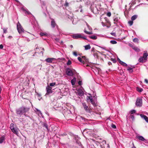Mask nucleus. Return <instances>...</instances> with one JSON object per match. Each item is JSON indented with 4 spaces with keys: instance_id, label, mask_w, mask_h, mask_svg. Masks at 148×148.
I'll list each match as a JSON object with an SVG mask.
<instances>
[{
    "instance_id": "nucleus-14",
    "label": "nucleus",
    "mask_w": 148,
    "mask_h": 148,
    "mask_svg": "<svg viewBox=\"0 0 148 148\" xmlns=\"http://www.w3.org/2000/svg\"><path fill=\"white\" fill-rule=\"evenodd\" d=\"M135 67L133 66H131V67H128L127 69V70L129 71L130 73H132L133 70V68H134Z\"/></svg>"
},
{
    "instance_id": "nucleus-1",
    "label": "nucleus",
    "mask_w": 148,
    "mask_h": 148,
    "mask_svg": "<svg viewBox=\"0 0 148 148\" xmlns=\"http://www.w3.org/2000/svg\"><path fill=\"white\" fill-rule=\"evenodd\" d=\"M30 109L29 108L25 106H22L16 110V113L17 114L20 115L24 114L26 116V113L28 112Z\"/></svg>"
},
{
    "instance_id": "nucleus-61",
    "label": "nucleus",
    "mask_w": 148,
    "mask_h": 148,
    "mask_svg": "<svg viewBox=\"0 0 148 148\" xmlns=\"http://www.w3.org/2000/svg\"><path fill=\"white\" fill-rule=\"evenodd\" d=\"M94 47H93L92 48V49H91V51H93L94 50Z\"/></svg>"
},
{
    "instance_id": "nucleus-7",
    "label": "nucleus",
    "mask_w": 148,
    "mask_h": 148,
    "mask_svg": "<svg viewBox=\"0 0 148 148\" xmlns=\"http://www.w3.org/2000/svg\"><path fill=\"white\" fill-rule=\"evenodd\" d=\"M47 93L45 94V95H48L50 93H52V88L49 86H48L46 87Z\"/></svg>"
},
{
    "instance_id": "nucleus-39",
    "label": "nucleus",
    "mask_w": 148,
    "mask_h": 148,
    "mask_svg": "<svg viewBox=\"0 0 148 148\" xmlns=\"http://www.w3.org/2000/svg\"><path fill=\"white\" fill-rule=\"evenodd\" d=\"M56 84L55 82H53L52 83H50L49 84V86H54Z\"/></svg>"
},
{
    "instance_id": "nucleus-34",
    "label": "nucleus",
    "mask_w": 148,
    "mask_h": 148,
    "mask_svg": "<svg viewBox=\"0 0 148 148\" xmlns=\"http://www.w3.org/2000/svg\"><path fill=\"white\" fill-rule=\"evenodd\" d=\"M136 112V111L135 110H132L130 111V113L131 114H133L135 113Z\"/></svg>"
},
{
    "instance_id": "nucleus-9",
    "label": "nucleus",
    "mask_w": 148,
    "mask_h": 148,
    "mask_svg": "<svg viewBox=\"0 0 148 148\" xmlns=\"http://www.w3.org/2000/svg\"><path fill=\"white\" fill-rule=\"evenodd\" d=\"M77 93L78 95L80 96H82L84 95V92L82 89L80 88L77 90Z\"/></svg>"
},
{
    "instance_id": "nucleus-38",
    "label": "nucleus",
    "mask_w": 148,
    "mask_h": 148,
    "mask_svg": "<svg viewBox=\"0 0 148 148\" xmlns=\"http://www.w3.org/2000/svg\"><path fill=\"white\" fill-rule=\"evenodd\" d=\"M43 126L45 127L47 130H48V125L47 124L44 123L43 124Z\"/></svg>"
},
{
    "instance_id": "nucleus-18",
    "label": "nucleus",
    "mask_w": 148,
    "mask_h": 148,
    "mask_svg": "<svg viewBox=\"0 0 148 148\" xmlns=\"http://www.w3.org/2000/svg\"><path fill=\"white\" fill-rule=\"evenodd\" d=\"M132 48L133 49L135 50L136 51L139 52L140 51V49H138L137 47L135 46H133L132 47Z\"/></svg>"
},
{
    "instance_id": "nucleus-12",
    "label": "nucleus",
    "mask_w": 148,
    "mask_h": 148,
    "mask_svg": "<svg viewBox=\"0 0 148 148\" xmlns=\"http://www.w3.org/2000/svg\"><path fill=\"white\" fill-rule=\"evenodd\" d=\"M51 26L53 28H54L55 26L56 25V24L53 19L51 18Z\"/></svg>"
},
{
    "instance_id": "nucleus-47",
    "label": "nucleus",
    "mask_w": 148,
    "mask_h": 148,
    "mask_svg": "<svg viewBox=\"0 0 148 148\" xmlns=\"http://www.w3.org/2000/svg\"><path fill=\"white\" fill-rule=\"evenodd\" d=\"M3 32L4 33H6L7 32V29L4 28L3 29Z\"/></svg>"
},
{
    "instance_id": "nucleus-13",
    "label": "nucleus",
    "mask_w": 148,
    "mask_h": 148,
    "mask_svg": "<svg viewBox=\"0 0 148 148\" xmlns=\"http://www.w3.org/2000/svg\"><path fill=\"white\" fill-rule=\"evenodd\" d=\"M148 56V54L147 52H145L144 53L143 56H142L144 60H147V58Z\"/></svg>"
},
{
    "instance_id": "nucleus-60",
    "label": "nucleus",
    "mask_w": 148,
    "mask_h": 148,
    "mask_svg": "<svg viewBox=\"0 0 148 148\" xmlns=\"http://www.w3.org/2000/svg\"><path fill=\"white\" fill-rule=\"evenodd\" d=\"M12 38V36H9L8 37V38L9 39H11Z\"/></svg>"
},
{
    "instance_id": "nucleus-10",
    "label": "nucleus",
    "mask_w": 148,
    "mask_h": 148,
    "mask_svg": "<svg viewBox=\"0 0 148 148\" xmlns=\"http://www.w3.org/2000/svg\"><path fill=\"white\" fill-rule=\"evenodd\" d=\"M55 59V58H48L46 59L45 61L48 63H52Z\"/></svg>"
},
{
    "instance_id": "nucleus-8",
    "label": "nucleus",
    "mask_w": 148,
    "mask_h": 148,
    "mask_svg": "<svg viewBox=\"0 0 148 148\" xmlns=\"http://www.w3.org/2000/svg\"><path fill=\"white\" fill-rule=\"evenodd\" d=\"M19 25H17V29L19 33H21L22 32H23L24 29L22 28V27L21 26L20 24Z\"/></svg>"
},
{
    "instance_id": "nucleus-23",
    "label": "nucleus",
    "mask_w": 148,
    "mask_h": 148,
    "mask_svg": "<svg viewBox=\"0 0 148 148\" xmlns=\"http://www.w3.org/2000/svg\"><path fill=\"white\" fill-rule=\"evenodd\" d=\"M71 84L73 85H74L75 83L76 79L75 78H74L71 80Z\"/></svg>"
},
{
    "instance_id": "nucleus-52",
    "label": "nucleus",
    "mask_w": 148,
    "mask_h": 148,
    "mask_svg": "<svg viewBox=\"0 0 148 148\" xmlns=\"http://www.w3.org/2000/svg\"><path fill=\"white\" fill-rule=\"evenodd\" d=\"M69 6V3L66 2H65V6L66 7H68Z\"/></svg>"
},
{
    "instance_id": "nucleus-32",
    "label": "nucleus",
    "mask_w": 148,
    "mask_h": 148,
    "mask_svg": "<svg viewBox=\"0 0 148 148\" xmlns=\"http://www.w3.org/2000/svg\"><path fill=\"white\" fill-rule=\"evenodd\" d=\"M23 10L25 12V13L29 15L31 14V13L25 9Z\"/></svg>"
},
{
    "instance_id": "nucleus-58",
    "label": "nucleus",
    "mask_w": 148,
    "mask_h": 148,
    "mask_svg": "<svg viewBox=\"0 0 148 148\" xmlns=\"http://www.w3.org/2000/svg\"><path fill=\"white\" fill-rule=\"evenodd\" d=\"M108 64L109 65H110L112 64V63L111 62H108Z\"/></svg>"
},
{
    "instance_id": "nucleus-26",
    "label": "nucleus",
    "mask_w": 148,
    "mask_h": 148,
    "mask_svg": "<svg viewBox=\"0 0 148 148\" xmlns=\"http://www.w3.org/2000/svg\"><path fill=\"white\" fill-rule=\"evenodd\" d=\"M14 124L13 123H12L10 125V129L11 130H14Z\"/></svg>"
},
{
    "instance_id": "nucleus-31",
    "label": "nucleus",
    "mask_w": 148,
    "mask_h": 148,
    "mask_svg": "<svg viewBox=\"0 0 148 148\" xmlns=\"http://www.w3.org/2000/svg\"><path fill=\"white\" fill-rule=\"evenodd\" d=\"M78 60H79V61L81 62H82V63H83V64H84V62L82 61V59L80 57H78L77 58Z\"/></svg>"
},
{
    "instance_id": "nucleus-59",
    "label": "nucleus",
    "mask_w": 148,
    "mask_h": 148,
    "mask_svg": "<svg viewBox=\"0 0 148 148\" xmlns=\"http://www.w3.org/2000/svg\"><path fill=\"white\" fill-rule=\"evenodd\" d=\"M132 145H133V146L132 147V148H136V147L134 146V144L133 143H132Z\"/></svg>"
},
{
    "instance_id": "nucleus-56",
    "label": "nucleus",
    "mask_w": 148,
    "mask_h": 148,
    "mask_svg": "<svg viewBox=\"0 0 148 148\" xmlns=\"http://www.w3.org/2000/svg\"><path fill=\"white\" fill-rule=\"evenodd\" d=\"M111 34L113 36H115L116 35V34L114 33H111Z\"/></svg>"
},
{
    "instance_id": "nucleus-57",
    "label": "nucleus",
    "mask_w": 148,
    "mask_h": 148,
    "mask_svg": "<svg viewBox=\"0 0 148 148\" xmlns=\"http://www.w3.org/2000/svg\"><path fill=\"white\" fill-rule=\"evenodd\" d=\"M3 46L2 45H0V49H3Z\"/></svg>"
},
{
    "instance_id": "nucleus-6",
    "label": "nucleus",
    "mask_w": 148,
    "mask_h": 148,
    "mask_svg": "<svg viewBox=\"0 0 148 148\" xmlns=\"http://www.w3.org/2000/svg\"><path fill=\"white\" fill-rule=\"evenodd\" d=\"M73 38L75 39H77L78 38H82L84 39H86V37L83 36V35L79 34H75L73 36Z\"/></svg>"
},
{
    "instance_id": "nucleus-22",
    "label": "nucleus",
    "mask_w": 148,
    "mask_h": 148,
    "mask_svg": "<svg viewBox=\"0 0 148 148\" xmlns=\"http://www.w3.org/2000/svg\"><path fill=\"white\" fill-rule=\"evenodd\" d=\"M36 95L37 96V97L38 98V99L40 101L41 99H42V97H41V95L40 94H39L38 92H36Z\"/></svg>"
},
{
    "instance_id": "nucleus-30",
    "label": "nucleus",
    "mask_w": 148,
    "mask_h": 148,
    "mask_svg": "<svg viewBox=\"0 0 148 148\" xmlns=\"http://www.w3.org/2000/svg\"><path fill=\"white\" fill-rule=\"evenodd\" d=\"M130 117L132 119V120L133 121L134 120V114H131L130 115Z\"/></svg>"
},
{
    "instance_id": "nucleus-49",
    "label": "nucleus",
    "mask_w": 148,
    "mask_h": 148,
    "mask_svg": "<svg viewBox=\"0 0 148 148\" xmlns=\"http://www.w3.org/2000/svg\"><path fill=\"white\" fill-rule=\"evenodd\" d=\"M104 19L106 20V21L108 23L109 22V20H108L107 17H105Z\"/></svg>"
},
{
    "instance_id": "nucleus-48",
    "label": "nucleus",
    "mask_w": 148,
    "mask_h": 148,
    "mask_svg": "<svg viewBox=\"0 0 148 148\" xmlns=\"http://www.w3.org/2000/svg\"><path fill=\"white\" fill-rule=\"evenodd\" d=\"M73 55L75 56H77V53L76 51H74L73 53Z\"/></svg>"
},
{
    "instance_id": "nucleus-20",
    "label": "nucleus",
    "mask_w": 148,
    "mask_h": 148,
    "mask_svg": "<svg viewBox=\"0 0 148 148\" xmlns=\"http://www.w3.org/2000/svg\"><path fill=\"white\" fill-rule=\"evenodd\" d=\"M89 38L93 40H96L97 38V37L95 36H89Z\"/></svg>"
},
{
    "instance_id": "nucleus-45",
    "label": "nucleus",
    "mask_w": 148,
    "mask_h": 148,
    "mask_svg": "<svg viewBox=\"0 0 148 148\" xmlns=\"http://www.w3.org/2000/svg\"><path fill=\"white\" fill-rule=\"evenodd\" d=\"M40 35L42 36L46 35V34L43 33V32H40Z\"/></svg>"
},
{
    "instance_id": "nucleus-64",
    "label": "nucleus",
    "mask_w": 148,
    "mask_h": 148,
    "mask_svg": "<svg viewBox=\"0 0 148 148\" xmlns=\"http://www.w3.org/2000/svg\"><path fill=\"white\" fill-rule=\"evenodd\" d=\"M17 2H18V1L17 0H15Z\"/></svg>"
},
{
    "instance_id": "nucleus-35",
    "label": "nucleus",
    "mask_w": 148,
    "mask_h": 148,
    "mask_svg": "<svg viewBox=\"0 0 148 148\" xmlns=\"http://www.w3.org/2000/svg\"><path fill=\"white\" fill-rule=\"evenodd\" d=\"M71 62L70 60H69L66 63V64L67 65L69 66L71 65Z\"/></svg>"
},
{
    "instance_id": "nucleus-5",
    "label": "nucleus",
    "mask_w": 148,
    "mask_h": 148,
    "mask_svg": "<svg viewBox=\"0 0 148 148\" xmlns=\"http://www.w3.org/2000/svg\"><path fill=\"white\" fill-rule=\"evenodd\" d=\"M136 104L137 106H141L142 105V100L140 98H137L136 103Z\"/></svg>"
},
{
    "instance_id": "nucleus-55",
    "label": "nucleus",
    "mask_w": 148,
    "mask_h": 148,
    "mask_svg": "<svg viewBox=\"0 0 148 148\" xmlns=\"http://www.w3.org/2000/svg\"><path fill=\"white\" fill-rule=\"evenodd\" d=\"M145 82L147 84H148V80L147 79H145Z\"/></svg>"
},
{
    "instance_id": "nucleus-16",
    "label": "nucleus",
    "mask_w": 148,
    "mask_h": 148,
    "mask_svg": "<svg viewBox=\"0 0 148 148\" xmlns=\"http://www.w3.org/2000/svg\"><path fill=\"white\" fill-rule=\"evenodd\" d=\"M137 138L139 140H140L142 141H144L145 140V139L142 136H140L137 137Z\"/></svg>"
},
{
    "instance_id": "nucleus-54",
    "label": "nucleus",
    "mask_w": 148,
    "mask_h": 148,
    "mask_svg": "<svg viewBox=\"0 0 148 148\" xmlns=\"http://www.w3.org/2000/svg\"><path fill=\"white\" fill-rule=\"evenodd\" d=\"M98 52L99 53H100L101 54V55H105L103 54V53H104V52H103V51L100 52V51H98Z\"/></svg>"
},
{
    "instance_id": "nucleus-24",
    "label": "nucleus",
    "mask_w": 148,
    "mask_h": 148,
    "mask_svg": "<svg viewBox=\"0 0 148 148\" xmlns=\"http://www.w3.org/2000/svg\"><path fill=\"white\" fill-rule=\"evenodd\" d=\"M144 60L142 56L140 57L138 59V61L140 62H143Z\"/></svg>"
},
{
    "instance_id": "nucleus-15",
    "label": "nucleus",
    "mask_w": 148,
    "mask_h": 148,
    "mask_svg": "<svg viewBox=\"0 0 148 148\" xmlns=\"http://www.w3.org/2000/svg\"><path fill=\"white\" fill-rule=\"evenodd\" d=\"M89 99H90V102H91V103L93 105V106H96V103H95V102L94 101H93V100L91 98V97H89Z\"/></svg>"
},
{
    "instance_id": "nucleus-2",
    "label": "nucleus",
    "mask_w": 148,
    "mask_h": 148,
    "mask_svg": "<svg viewBox=\"0 0 148 148\" xmlns=\"http://www.w3.org/2000/svg\"><path fill=\"white\" fill-rule=\"evenodd\" d=\"M74 139L75 140L76 143L79 147V148H83V147L79 140L80 139V138L77 136H75L74 137Z\"/></svg>"
},
{
    "instance_id": "nucleus-53",
    "label": "nucleus",
    "mask_w": 148,
    "mask_h": 148,
    "mask_svg": "<svg viewBox=\"0 0 148 148\" xmlns=\"http://www.w3.org/2000/svg\"><path fill=\"white\" fill-rule=\"evenodd\" d=\"M145 120L148 123V117H147V116Z\"/></svg>"
},
{
    "instance_id": "nucleus-37",
    "label": "nucleus",
    "mask_w": 148,
    "mask_h": 148,
    "mask_svg": "<svg viewBox=\"0 0 148 148\" xmlns=\"http://www.w3.org/2000/svg\"><path fill=\"white\" fill-rule=\"evenodd\" d=\"M110 42L112 44H116L117 43V42L114 40H112L110 41Z\"/></svg>"
},
{
    "instance_id": "nucleus-29",
    "label": "nucleus",
    "mask_w": 148,
    "mask_h": 148,
    "mask_svg": "<svg viewBox=\"0 0 148 148\" xmlns=\"http://www.w3.org/2000/svg\"><path fill=\"white\" fill-rule=\"evenodd\" d=\"M94 56L95 57H96L97 58H99V56L98 54L96 52L94 53Z\"/></svg>"
},
{
    "instance_id": "nucleus-44",
    "label": "nucleus",
    "mask_w": 148,
    "mask_h": 148,
    "mask_svg": "<svg viewBox=\"0 0 148 148\" xmlns=\"http://www.w3.org/2000/svg\"><path fill=\"white\" fill-rule=\"evenodd\" d=\"M111 127L113 128H114V129H115L116 128V125L113 124H112L111 125Z\"/></svg>"
},
{
    "instance_id": "nucleus-40",
    "label": "nucleus",
    "mask_w": 148,
    "mask_h": 148,
    "mask_svg": "<svg viewBox=\"0 0 148 148\" xmlns=\"http://www.w3.org/2000/svg\"><path fill=\"white\" fill-rule=\"evenodd\" d=\"M128 23L130 26H131L132 25L133 23V21H130L128 22Z\"/></svg>"
},
{
    "instance_id": "nucleus-50",
    "label": "nucleus",
    "mask_w": 148,
    "mask_h": 148,
    "mask_svg": "<svg viewBox=\"0 0 148 148\" xmlns=\"http://www.w3.org/2000/svg\"><path fill=\"white\" fill-rule=\"evenodd\" d=\"M36 111H37L39 112L41 114H42L40 111L37 108H36Z\"/></svg>"
},
{
    "instance_id": "nucleus-46",
    "label": "nucleus",
    "mask_w": 148,
    "mask_h": 148,
    "mask_svg": "<svg viewBox=\"0 0 148 148\" xmlns=\"http://www.w3.org/2000/svg\"><path fill=\"white\" fill-rule=\"evenodd\" d=\"M111 60L114 63H115L116 62V60L115 59L111 58Z\"/></svg>"
},
{
    "instance_id": "nucleus-11",
    "label": "nucleus",
    "mask_w": 148,
    "mask_h": 148,
    "mask_svg": "<svg viewBox=\"0 0 148 148\" xmlns=\"http://www.w3.org/2000/svg\"><path fill=\"white\" fill-rule=\"evenodd\" d=\"M120 23L119 19L118 17H116L114 19V23L117 25V24Z\"/></svg>"
},
{
    "instance_id": "nucleus-43",
    "label": "nucleus",
    "mask_w": 148,
    "mask_h": 148,
    "mask_svg": "<svg viewBox=\"0 0 148 148\" xmlns=\"http://www.w3.org/2000/svg\"><path fill=\"white\" fill-rule=\"evenodd\" d=\"M111 15V14L110 12H108L107 14V15L108 17H110Z\"/></svg>"
},
{
    "instance_id": "nucleus-51",
    "label": "nucleus",
    "mask_w": 148,
    "mask_h": 148,
    "mask_svg": "<svg viewBox=\"0 0 148 148\" xmlns=\"http://www.w3.org/2000/svg\"><path fill=\"white\" fill-rule=\"evenodd\" d=\"M78 84L79 85H81L82 84V81H79L78 82Z\"/></svg>"
},
{
    "instance_id": "nucleus-27",
    "label": "nucleus",
    "mask_w": 148,
    "mask_h": 148,
    "mask_svg": "<svg viewBox=\"0 0 148 148\" xmlns=\"http://www.w3.org/2000/svg\"><path fill=\"white\" fill-rule=\"evenodd\" d=\"M140 117L142 118L144 120L146 118V117H147V116L146 115H144L143 114H140Z\"/></svg>"
},
{
    "instance_id": "nucleus-41",
    "label": "nucleus",
    "mask_w": 148,
    "mask_h": 148,
    "mask_svg": "<svg viewBox=\"0 0 148 148\" xmlns=\"http://www.w3.org/2000/svg\"><path fill=\"white\" fill-rule=\"evenodd\" d=\"M84 32L88 34H92V32H88L86 31H84Z\"/></svg>"
},
{
    "instance_id": "nucleus-28",
    "label": "nucleus",
    "mask_w": 148,
    "mask_h": 148,
    "mask_svg": "<svg viewBox=\"0 0 148 148\" xmlns=\"http://www.w3.org/2000/svg\"><path fill=\"white\" fill-rule=\"evenodd\" d=\"M4 140V138L3 137H2L0 138V143H2L3 141Z\"/></svg>"
},
{
    "instance_id": "nucleus-3",
    "label": "nucleus",
    "mask_w": 148,
    "mask_h": 148,
    "mask_svg": "<svg viewBox=\"0 0 148 148\" xmlns=\"http://www.w3.org/2000/svg\"><path fill=\"white\" fill-rule=\"evenodd\" d=\"M66 74H76L77 73L76 71L73 69H67L66 70Z\"/></svg>"
},
{
    "instance_id": "nucleus-21",
    "label": "nucleus",
    "mask_w": 148,
    "mask_h": 148,
    "mask_svg": "<svg viewBox=\"0 0 148 148\" xmlns=\"http://www.w3.org/2000/svg\"><path fill=\"white\" fill-rule=\"evenodd\" d=\"M12 132L14 134H17L18 133V130L17 129L14 128V130H11Z\"/></svg>"
},
{
    "instance_id": "nucleus-36",
    "label": "nucleus",
    "mask_w": 148,
    "mask_h": 148,
    "mask_svg": "<svg viewBox=\"0 0 148 148\" xmlns=\"http://www.w3.org/2000/svg\"><path fill=\"white\" fill-rule=\"evenodd\" d=\"M138 39L137 38H134L133 40V41L134 42H138Z\"/></svg>"
},
{
    "instance_id": "nucleus-19",
    "label": "nucleus",
    "mask_w": 148,
    "mask_h": 148,
    "mask_svg": "<svg viewBox=\"0 0 148 148\" xmlns=\"http://www.w3.org/2000/svg\"><path fill=\"white\" fill-rule=\"evenodd\" d=\"M84 47H85V49L86 50L89 49L91 48V47L89 44L85 46Z\"/></svg>"
},
{
    "instance_id": "nucleus-42",
    "label": "nucleus",
    "mask_w": 148,
    "mask_h": 148,
    "mask_svg": "<svg viewBox=\"0 0 148 148\" xmlns=\"http://www.w3.org/2000/svg\"><path fill=\"white\" fill-rule=\"evenodd\" d=\"M82 58L84 59V60L86 61L87 62L88 61V59H87L86 58L85 56H83L82 57Z\"/></svg>"
},
{
    "instance_id": "nucleus-63",
    "label": "nucleus",
    "mask_w": 148,
    "mask_h": 148,
    "mask_svg": "<svg viewBox=\"0 0 148 148\" xmlns=\"http://www.w3.org/2000/svg\"><path fill=\"white\" fill-rule=\"evenodd\" d=\"M103 142L105 144L106 143V142L105 140H103Z\"/></svg>"
},
{
    "instance_id": "nucleus-62",
    "label": "nucleus",
    "mask_w": 148,
    "mask_h": 148,
    "mask_svg": "<svg viewBox=\"0 0 148 148\" xmlns=\"http://www.w3.org/2000/svg\"><path fill=\"white\" fill-rule=\"evenodd\" d=\"M70 47L71 48H73V46L72 45H71L70 46Z\"/></svg>"
},
{
    "instance_id": "nucleus-33",
    "label": "nucleus",
    "mask_w": 148,
    "mask_h": 148,
    "mask_svg": "<svg viewBox=\"0 0 148 148\" xmlns=\"http://www.w3.org/2000/svg\"><path fill=\"white\" fill-rule=\"evenodd\" d=\"M137 91H138L140 92H142L143 90V89H142L141 88H137Z\"/></svg>"
},
{
    "instance_id": "nucleus-4",
    "label": "nucleus",
    "mask_w": 148,
    "mask_h": 148,
    "mask_svg": "<svg viewBox=\"0 0 148 148\" xmlns=\"http://www.w3.org/2000/svg\"><path fill=\"white\" fill-rule=\"evenodd\" d=\"M83 106L84 110L86 111L88 113H90L91 112L90 109L89 108L88 106L85 103H82Z\"/></svg>"
},
{
    "instance_id": "nucleus-17",
    "label": "nucleus",
    "mask_w": 148,
    "mask_h": 148,
    "mask_svg": "<svg viewBox=\"0 0 148 148\" xmlns=\"http://www.w3.org/2000/svg\"><path fill=\"white\" fill-rule=\"evenodd\" d=\"M119 63L121 64L123 66H127V64H126L124 62L121 61L119 59Z\"/></svg>"
},
{
    "instance_id": "nucleus-25",
    "label": "nucleus",
    "mask_w": 148,
    "mask_h": 148,
    "mask_svg": "<svg viewBox=\"0 0 148 148\" xmlns=\"http://www.w3.org/2000/svg\"><path fill=\"white\" fill-rule=\"evenodd\" d=\"M137 17V15H134L132 16L131 18V19L132 21H134L135 20Z\"/></svg>"
}]
</instances>
